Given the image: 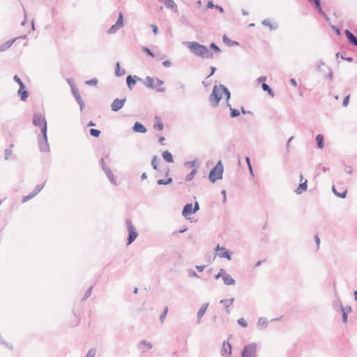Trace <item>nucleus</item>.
Listing matches in <instances>:
<instances>
[{
  "instance_id": "nucleus-1",
  "label": "nucleus",
  "mask_w": 357,
  "mask_h": 357,
  "mask_svg": "<svg viewBox=\"0 0 357 357\" xmlns=\"http://www.w3.org/2000/svg\"><path fill=\"white\" fill-rule=\"evenodd\" d=\"M222 93L226 97V102H229L231 97L229 89L223 84L215 85L213 86L212 93L209 96V101L213 107H217L219 105L220 100L222 98Z\"/></svg>"
},
{
  "instance_id": "nucleus-2",
  "label": "nucleus",
  "mask_w": 357,
  "mask_h": 357,
  "mask_svg": "<svg viewBox=\"0 0 357 357\" xmlns=\"http://www.w3.org/2000/svg\"><path fill=\"white\" fill-rule=\"evenodd\" d=\"M185 44L189 48L190 52L197 56L205 59H213L214 56L213 53L208 47L202 45L197 42H185Z\"/></svg>"
},
{
  "instance_id": "nucleus-3",
  "label": "nucleus",
  "mask_w": 357,
  "mask_h": 357,
  "mask_svg": "<svg viewBox=\"0 0 357 357\" xmlns=\"http://www.w3.org/2000/svg\"><path fill=\"white\" fill-rule=\"evenodd\" d=\"M223 166L220 160L218 162L216 165L211 170L209 173V179L211 182L214 183L218 179H221L223 173Z\"/></svg>"
},
{
  "instance_id": "nucleus-4",
  "label": "nucleus",
  "mask_w": 357,
  "mask_h": 357,
  "mask_svg": "<svg viewBox=\"0 0 357 357\" xmlns=\"http://www.w3.org/2000/svg\"><path fill=\"white\" fill-rule=\"evenodd\" d=\"M33 123L41 128V133L45 134L47 131V121L43 114H35L33 118Z\"/></svg>"
},
{
  "instance_id": "nucleus-5",
  "label": "nucleus",
  "mask_w": 357,
  "mask_h": 357,
  "mask_svg": "<svg viewBox=\"0 0 357 357\" xmlns=\"http://www.w3.org/2000/svg\"><path fill=\"white\" fill-rule=\"evenodd\" d=\"M126 225L128 232L127 245H130L137 238L138 233L135 227L133 225L132 221L130 219L126 220Z\"/></svg>"
},
{
  "instance_id": "nucleus-6",
  "label": "nucleus",
  "mask_w": 357,
  "mask_h": 357,
  "mask_svg": "<svg viewBox=\"0 0 357 357\" xmlns=\"http://www.w3.org/2000/svg\"><path fill=\"white\" fill-rule=\"evenodd\" d=\"M241 357H257V344L245 345L241 351Z\"/></svg>"
},
{
  "instance_id": "nucleus-7",
  "label": "nucleus",
  "mask_w": 357,
  "mask_h": 357,
  "mask_svg": "<svg viewBox=\"0 0 357 357\" xmlns=\"http://www.w3.org/2000/svg\"><path fill=\"white\" fill-rule=\"evenodd\" d=\"M38 141L39 149L41 152H48L50 151L47 132L42 134V136H38Z\"/></svg>"
},
{
  "instance_id": "nucleus-8",
  "label": "nucleus",
  "mask_w": 357,
  "mask_h": 357,
  "mask_svg": "<svg viewBox=\"0 0 357 357\" xmlns=\"http://www.w3.org/2000/svg\"><path fill=\"white\" fill-rule=\"evenodd\" d=\"M45 184H38L37 185L34 190L27 196L23 197L22 202H26L31 199L33 198L36 195H38L41 190L44 188Z\"/></svg>"
},
{
  "instance_id": "nucleus-9",
  "label": "nucleus",
  "mask_w": 357,
  "mask_h": 357,
  "mask_svg": "<svg viewBox=\"0 0 357 357\" xmlns=\"http://www.w3.org/2000/svg\"><path fill=\"white\" fill-rule=\"evenodd\" d=\"M145 86L148 88L155 89L158 92H165V88H156V85H155V78H152L149 76L146 77V82L144 83Z\"/></svg>"
},
{
  "instance_id": "nucleus-10",
  "label": "nucleus",
  "mask_w": 357,
  "mask_h": 357,
  "mask_svg": "<svg viewBox=\"0 0 357 357\" xmlns=\"http://www.w3.org/2000/svg\"><path fill=\"white\" fill-rule=\"evenodd\" d=\"M126 100V98L119 99L116 98L111 105V109L113 112H117L121 109Z\"/></svg>"
},
{
  "instance_id": "nucleus-11",
  "label": "nucleus",
  "mask_w": 357,
  "mask_h": 357,
  "mask_svg": "<svg viewBox=\"0 0 357 357\" xmlns=\"http://www.w3.org/2000/svg\"><path fill=\"white\" fill-rule=\"evenodd\" d=\"M234 302V298H231L229 299H221L220 301V303L222 304L225 310V312L227 315L230 314L231 312L229 307Z\"/></svg>"
},
{
  "instance_id": "nucleus-12",
  "label": "nucleus",
  "mask_w": 357,
  "mask_h": 357,
  "mask_svg": "<svg viewBox=\"0 0 357 357\" xmlns=\"http://www.w3.org/2000/svg\"><path fill=\"white\" fill-rule=\"evenodd\" d=\"M152 347V344L147 340H142L138 344V349L142 352H146V351L151 349Z\"/></svg>"
},
{
  "instance_id": "nucleus-13",
  "label": "nucleus",
  "mask_w": 357,
  "mask_h": 357,
  "mask_svg": "<svg viewBox=\"0 0 357 357\" xmlns=\"http://www.w3.org/2000/svg\"><path fill=\"white\" fill-rule=\"evenodd\" d=\"M208 303H204L201 307L199 309L197 314V324H199L201 322V319L206 313V311L208 307Z\"/></svg>"
},
{
  "instance_id": "nucleus-14",
  "label": "nucleus",
  "mask_w": 357,
  "mask_h": 357,
  "mask_svg": "<svg viewBox=\"0 0 357 357\" xmlns=\"http://www.w3.org/2000/svg\"><path fill=\"white\" fill-rule=\"evenodd\" d=\"M231 345L228 342H224L222 349H221V354L222 355H231Z\"/></svg>"
},
{
  "instance_id": "nucleus-15",
  "label": "nucleus",
  "mask_w": 357,
  "mask_h": 357,
  "mask_svg": "<svg viewBox=\"0 0 357 357\" xmlns=\"http://www.w3.org/2000/svg\"><path fill=\"white\" fill-rule=\"evenodd\" d=\"M132 130L135 132L145 133L147 131L146 127L139 122H135L132 127Z\"/></svg>"
},
{
  "instance_id": "nucleus-16",
  "label": "nucleus",
  "mask_w": 357,
  "mask_h": 357,
  "mask_svg": "<svg viewBox=\"0 0 357 357\" xmlns=\"http://www.w3.org/2000/svg\"><path fill=\"white\" fill-rule=\"evenodd\" d=\"M195 213V211L192 208V204H187L184 206L183 211H182V215L184 217H187L188 215Z\"/></svg>"
},
{
  "instance_id": "nucleus-17",
  "label": "nucleus",
  "mask_w": 357,
  "mask_h": 357,
  "mask_svg": "<svg viewBox=\"0 0 357 357\" xmlns=\"http://www.w3.org/2000/svg\"><path fill=\"white\" fill-rule=\"evenodd\" d=\"M344 33L348 39V40L353 44L354 45L357 47V37L355 36L351 31L349 30H345Z\"/></svg>"
},
{
  "instance_id": "nucleus-18",
  "label": "nucleus",
  "mask_w": 357,
  "mask_h": 357,
  "mask_svg": "<svg viewBox=\"0 0 357 357\" xmlns=\"http://www.w3.org/2000/svg\"><path fill=\"white\" fill-rule=\"evenodd\" d=\"M104 172L105 173V174L107 175L108 179L109 180V181L113 184V185H116V181L115 179V177L114 176V174H112L110 168L108 167L107 168H105V169L103 170Z\"/></svg>"
},
{
  "instance_id": "nucleus-19",
  "label": "nucleus",
  "mask_w": 357,
  "mask_h": 357,
  "mask_svg": "<svg viewBox=\"0 0 357 357\" xmlns=\"http://www.w3.org/2000/svg\"><path fill=\"white\" fill-rule=\"evenodd\" d=\"M307 181L305 180L304 182H302L299 184L298 187L294 190V192L297 195H301L303 192L306 191L307 188Z\"/></svg>"
},
{
  "instance_id": "nucleus-20",
  "label": "nucleus",
  "mask_w": 357,
  "mask_h": 357,
  "mask_svg": "<svg viewBox=\"0 0 357 357\" xmlns=\"http://www.w3.org/2000/svg\"><path fill=\"white\" fill-rule=\"evenodd\" d=\"M16 40H17V38H13V39L9 40L5 42L4 43H3L2 45H0V52L7 50L13 44V43Z\"/></svg>"
},
{
  "instance_id": "nucleus-21",
  "label": "nucleus",
  "mask_w": 357,
  "mask_h": 357,
  "mask_svg": "<svg viewBox=\"0 0 357 357\" xmlns=\"http://www.w3.org/2000/svg\"><path fill=\"white\" fill-rule=\"evenodd\" d=\"M268 321L266 318L260 317L257 322V328L260 330L265 329L268 326Z\"/></svg>"
},
{
  "instance_id": "nucleus-22",
  "label": "nucleus",
  "mask_w": 357,
  "mask_h": 357,
  "mask_svg": "<svg viewBox=\"0 0 357 357\" xmlns=\"http://www.w3.org/2000/svg\"><path fill=\"white\" fill-rule=\"evenodd\" d=\"M25 86H22L18 90V95L20 96L21 100L24 101L28 97V92L24 90Z\"/></svg>"
},
{
  "instance_id": "nucleus-23",
  "label": "nucleus",
  "mask_w": 357,
  "mask_h": 357,
  "mask_svg": "<svg viewBox=\"0 0 357 357\" xmlns=\"http://www.w3.org/2000/svg\"><path fill=\"white\" fill-rule=\"evenodd\" d=\"M164 3L167 8L172 9L176 11L177 6L173 0H165Z\"/></svg>"
},
{
  "instance_id": "nucleus-24",
  "label": "nucleus",
  "mask_w": 357,
  "mask_h": 357,
  "mask_svg": "<svg viewBox=\"0 0 357 357\" xmlns=\"http://www.w3.org/2000/svg\"><path fill=\"white\" fill-rule=\"evenodd\" d=\"M222 280L225 284L226 285H234L236 282L235 280L233 279V278L229 274H227L226 276L223 277Z\"/></svg>"
},
{
  "instance_id": "nucleus-25",
  "label": "nucleus",
  "mask_w": 357,
  "mask_h": 357,
  "mask_svg": "<svg viewBox=\"0 0 357 357\" xmlns=\"http://www.w3.org/2000/svg\"><path fill=\"white\" fill-rule=\"evenodd\" d=\"M226 105L229 108L230 116L231 118H235V117H237V116H238L240 115V112L238 109H236L232 108L231 105L229 104V102H226Z\"/></svg>"
},
{
  "instance_id": "nucleus-26",
  "label": "nucleus",
  "mask_w": 357,
  "mask_h": 357,
  "mask_svg": "<svg viewBox=\"0 0 357 357\" xmlns=\"http://www.w3.org/2000/svg\"><path fill=\"white\" fill-rule=\"evenodd\" d=\"M155 123L154 125V128L155 129H158V130H162L164 128V124L162 122L160 118L156 116L155 117Z\"/></svg>"
},
{
  "instance_id": "nucleus-27",
  "label": "nucleus",
  "mask_w": 357,
  "mask_h": 357,
  "mask_svg": "<svg viewBox=\"0 0 357 357\" xmlns=\"http://www.w3.org/2000/svg\"><path fill=\"white\" fill-rule=\"evenodd\" d=\"M162 158H164V160L165 161H167L168 162H174L172 155V153L169 151H165L162 152Z\"/></svg>"
},
{
  "instance_id": "nucleus-28",
  "label": "nucleus",
  "mask_w": 357,
  "mask_h": 357,
  "mask_svg": "<svg viewBox=\"0 0 357 357\" xmlns=\"http://www.w3.org/2000/svg\"><path fill=\"white\" fill-rule=\"evenodd\" d=\"M261 24L264 25V26H269L270 29L271 30H275L278 29V26L277 24H271L270 20L268 19H265L264 20L262 21Z\"/></svg>"
},
{
  "instance_id": "nucleus-29",
  "label": "nucleus",
  "mask_w": 357,
  "mask_h": 357,
  "mask_svg": "<svg viewBox=\"0 0 357 357\" xmlns=\"http://www.w3.org/2000/svg\"><path fill=\"white\" fill-rule=\"evenodd\" d=\"M222 251L223 252H220L218 253V257L220 258H226V259L230 260L231 252L229 250H226V249Z\"/></svg>"
},
{
  "instance_id": "nucleus-30",
  "label": "nucleus",
  "mask_w": 357,
  "mask_h": 357,
  "mask_svg": "<svg viewBox=\"0 0 357 357\" xmlns=\"http://www.w3.org/2000/svg\"><path fill=\"white\" fill-rule=\"evenodd\" d=\"M222 40L225 43H226L228 46L232 47L235 45H238V43L236 41L231 40L226 35L222 37Z\"/></svg>"
},
{
  "instance_id": "nucleus-31",
  "label": "nucleus",
  "mask_w": 357,
  "mask_h": 357,
  "mask_svg": "<svg viewBox=\"0 0 357 357\" xmlns=\"http://www.w3.org/2000/svg\"><path fill=\"white\" fill-rule=\"evenodd\" d=\"M261 88L264 91H266L271 97H274L275 93L269 85L266 83H262Z\"/></svg>"
},
{
  "instance_id": "nucleus-32",
  "label": "nucleus",
  "mask_w": 357,
  "mask_h": 357,
  "mask_svg": "<svg viewBox=\"0 0 357 357\" xmlns=\"http://www.w3.org/2000/svg\"><path fill=\"white\" fill-rule=\"evenodd\" d=\"M317 146L319 149H322L324 147V136L322 135H317L315 137Z\"/></svg>"
},
{
  "instance_id": "nucleus-33",
  "label": "nucleus",
  "mask_w": 357,
  "mask_h": 357,
  "mask_svg": "<svg viewBox=\"0 0 357 357\" xmlns=\"http://www.w3.org/2000/svg\"><path fill=\"white\" fill-rule=\"evenodd\" d=\"M126 74V70L124 69L121 70L120 68V64L119 62L116 63V68H115V75L117 77L122 76Z\"/></svg>"
},
{
  "instance_id": "nucleus-34",
  "label": "nucleus",
  "mask_w": 357,
  "mask_h": 357,
  "mask_svg": "<svg viewBox=\"0 0 357 357\" xmlns=\"http://www.w3.org/2000/svg\"><path fill=\"white\" fill-rule=\"evenodd\" d=\"M13 144H10V147L8 149H5L4 151V159L6 160H8L10 155H12V153H13V150H12V148L13 147Z\"/></svg>"
},
{
  "instance_id": "nucleus-35",
  "label": "nucleus",
  "mask_w": 357,
  "mask_h": 357,
  "mask_svg": "<svg viewBox=\"0 0 357 357\" xmlns=\"http://www.w3.org/2000/svg\"><path fill=\"white\" fill-rule=\"evenodd\" d=\"M314 4L316 6V8H317L319 13L322 15L323 16H326V13L322 10L321 6V0H314Z\"/></svg>"
},
{
  "instance_id": "nucleus-36",
  "label": "nucleus",
  "mask_w": 357,
  "mask_h": 357,
  "mask_svg": "<svg viewBox=\"0 0 357 357\" xmlns=\"http://www.w3.org/2000/svg\"><path fill=\"white\" fill-rule=\"evenodd\" d=\"M332 190L333 192V193L338 197H340V198H345L346 196H347V190H344L342 192H338L335 188L334 186H333L332 188Z\"/></svg>"
},
{
  "instance_id": "nucleus-37",
  "label": "nucleus",
  "mask_w": 357,
  "mask_h": 357,
  "mask_svg": "<svg viewBox=\"0 0 357 357\" xmlns=\"http://www.w3.org/2000/svg\"><path fill=\"white\" fill-rule=\"evenodd\" d=\"M338 302L340 303V310H341L342 312H343V310H345V313H347V314H349V313L351 312L352 309H351V307L350 305H347L344 307L342 305L340 299H338Z\"/></svg>"
},
{
  "instance_id": "nucleus-38",
  "label": "nucleus",
  "mask_w": 357,
  "mask_h": 357,
  "mask_svg": "<svg viewBox=\"0 0 357 357\" xmlns=\"http://www.w3.org/2000/svg\"><path fill=\"white\" fill-rule=\"evenodd\" d=\"M172 182V178H168L167 179H158L157 181V184L162 185H168Z\"/></svg>"
},
{
  "instance_id": "nucleus-39",
  "label": "nucleus",
  "mask_w": 357,
  "mask_h": 357,
  "mask_svg": "<svg viewBox=\"0 0 357 357\" xmlns=\"http://www.w3.org/2000/svg\"><path fill=\"white\" fill-rule=\"evenodd\" d=\"M126 82H127V84H128V86L129 88H131L132 85H134L136 83V80L135 79L134 77H132L131 75H128L127 77H126Z\"/></svg>"
},
{
  "instance_id": "nucleus-40",
  "label": "nucleus",
  "mask_w": 357,
  "mask_h": 357,
  "mask_svg": "<svg viewBox=\"0 0 357 357\" xmlns=\"http://www.w3.org/2000/svg\"><path fill=\"white\" fill-rule=\"evenodd\" d=\"M196 173H197V170H196L195 169H192V171H191V172H190V173L186 176V177H185V181H192V180L194 178V177H195V176Z\"/></svg>"
},
{
  "instance_id": "nucleus-41",
  "label": "nucleus",
  "mask_w": 357,
  "mask_h": 357,
  "mask_svg": "<svg viewBox=\"0 0 357 357\" xmlns=\"http://www.w3.org/2000/svg\"><path fill=\"white\" fill-rule=\"evenodd\" d=\"M158 158L157 155H154L151 160V165L155 170L158 169Z\"/></svg>"
},
{
  "instance_id": "nucleus-42",
  "label": "nucleus",
  "mask_w": 357,
  "mask_h": 357,
  "mask_svg": "<svg viewBox=\"0 0 357 357\" xmlns=\"http://www.w3.org/2000/svg\"><path fill=\"white\" fill-rule=\"evenodd\" d=\"M119 28L122 27L123 26V15L121 14V13H119V16L118 17V20L115 23Z\"/></svg>"
},
{
  "instance_id": "nucleus-43",
  "label": "nucleus",
  "mask_w": 357,
  "mask_h": 357,
  "mask_svg": "<svg viewBox=\"0 0 357 357\" xmlns=\"http://www.w3.org/2000/svg\"><path fill=\"white\" fill-rule=\"evenodd\" d=\"M92 289H93V287H90L86 291L84 297L82 298V301H86L89 297L91 296V293H92Z\"/></svg>"
},
{
  "instance_id": "nucleus-44",
  "label": "nucleus",
  "mask_w": 357,
  "mask_h": 357,
  "mask_svg": "<svg viewBox=\"0 0 357 357\" xmlns=\"http://www.w3.org/2000/svg\"><path fill=\"white\" fill-rule=\"evenodd\" d=\"M120 28L115 24L112 25L107 31V33L109 34H113L116 33V31L119 29Z\"/></svg>"
},
{
  "instance_id": "nucleus-45",
  "label": "nucleus",
  "mask_w": 357,
  "mask_h": 357,
  "mask_svg": "<svg viewBox=\"0 0 357 357\" xmlns=\"http://www.w3.org/2000/svg\"><path fill=\"white\" fill-rule=\"evenodd\" d=\"M89 132L90 135L95 137H98L100 134V131L99 130H96L94 128H91Z\"/></svg>"
},
{
  "instance_id": "nucleus-46",
  "label": "nucleus",
  "mask_w": 357,
  "mask_h": 357,
  "mask_svg": "<svg viewBox=\"0 0 357 357\" xmlns=\"http://www.w3.org/2000/svg\"><path fill=\"white\" fill-rule=\"evenodd\" d=\"M96 354V349H94V348H91V349H90L88 351V352H87V354H86V357H95Z\"/></svg>"
},
{
  "instance_id": "nucleus-47",
  "label": "nucleus",
  "mask_w": 357,
  "mask_h": 357,
  "mask_svg": "<svg viewBox=\"0 0 357 357\" xmlns=\"http://www.w3.org/2000/svg\"><path fill=\"white\" fill-rule=\"evenodd\" d=\"M71 89L75 98L77 97V96H79V91L76 86H75L74 84H71Z\"/></svg>"
},
{
  "instance_id": "nucleus-48",
  "label": "nucleus",
  "mask_w": 357,
  "mask_h": 357,
  "mask_svg": "<svg viewBox=\"0 0 357 357\" xmlns=\"http://www.w3.org/2000/svg\"><path fill=\"white\" fill-rule=\"evenodd\" d=\"M238 324L243 326V328H246L248 326V323L244 318H240L238 319Z\"/></svg>"
},
{
  "instance_id": "nucleus-49",
  "label": "nucleus",
  "mask_w": 357,
  "mask_h": 357,
  "mask_svg": "<svg viewBox=\"0 0 357 357\" xmlns=\"http://www.w3.org/2000/svg\"><path fill=\"white\" fill-rule=\"evenodd\" d=\"M142 50L144 52H145L148 55L151 56V57H154V56H155L154 54L152 52V51L149 48H148L146 47H143Z\"/></svg>"
},
{
  "instance_id": "nucleus-50",
  "label": "nucleus",
  "mask_w": 357,
  "mask_h": 357,
  "mask_svg": "<svg viewBox=\"0 0 357 357\" xmlns=\"http://www.w3.org/2000/svg\"><path fill=\"white\" fill-rule=\"evenodd\" d=\"M86 84L91 86H96L98 84V79L96 78H93L91 79L87 80Z\"/></svg>"
},
{
  "instance_id": "nucleus-51",
  "label": "nucleus",
  "mask_w": 357,
  "mask_h": 357,
  "mask_svg": "<svg viewBox=\"0 0 357 357\" xmlns=\"http://www.w3.org/2000/svg\"><path fill=\"white\" fill-rule=\"evenodd\" d=\"M167 312H168V308H167V307H165L163 312H162V314L160 316V320L161 321H163L164 319L166 317Z\"/></svg>"
},
{
  "instance_id": "nucleus-52",
  "label": "nucleus",
  "mask_w": 357,
  "mask_h": 357,
  "mask_svg": "<svg viewBox=\"0 0 357 357\" xmlns=\"http://www.w3.org/2000/svg\"><path fill=\"white\" fill-rule=\"evenodd\" d=\"M13 79L20 85V87H21L22 86H25L24 84L22 82V81L21 80V79L17 75H15L14 77H13Z\"/></svg>"
},
{
  "instance_id": "nucleus-53",
  "label": "nucleus",
  "mask_w": 357,
  "mask_h": 357,
  "mask_svg": "<svg viewBox=\"0 0 357 357\" xmlns=\"http://www.w3.org/2000/svg\"><path fill=\"white\" fill-rule=\"evenodd\" d=\"M210 48L214 50L215 52H220V49L213 43L210 44Z\"/></svg>"
},
{
  "instance_id": "nucleus-54",
  "label": "nucleus",
  "mask_w": 357,
  "mask_h": 357,
  "mask_svg": "<svg viewBox=\"0 0 357 357\" xmlns=\"http://www.w3.org/2000/svg\"><path fill=\"white\" fill-rule=\"evenodd\" d=\"M349 98H350V96L349 95L347 96L344 98L343 102H342L343 107H347L348 105L349 102Z\"/></svg>"
},
{
  "instance_id": "nucleus-55",
  "label": "nucleus",
  "mask_w": 357,
  "mask_h": 357,
  "mask_svg": "<svg viewBox=\"0 0 357 357\" xmlns=\"http://www.w3.org/2000/svg\"><path fill=\"white\" fill-rule=\"evenodd\" d=\"M178 85L182 93L184 94L185 93V84L181 82H179Z\"/></svg>"
},
{
  "instance_id": "nucleus-56",
  "label": "nucleus",
  "mask_w": 357,
  "mask_h": 357,
  "mask_svg": "<svg viewBox=\"0 0 357 357\" xmlns=\"http://www.w3.org/2000/svg\"><path fill=\"white\" fill-rule=\"evenodd\" d=\"M220 276L223 279V277L226 276L228 273H227L226 271L224 268H220L219 271Z\"/></svg>"
},
{
  "instance_id": "nucleus-57",
  "label": "nucleus",
  "mask_w": 357,
  "mask_h": 357,
  "mask_svg": "<svg viewBox=\"0 0 357 357\" xmlns=\"http://www.w3.org/2000/svg\"><path fill=\"white\" fill-rule=\"evenodd\" d=\"M188 274L190 277L199 278V276L193 270H189Z\"/></svg>"
},
{
  "instance_id": "nucleus-58",
  "label": "nucleus",
  "mask_w": 357,
  "mask_h": 357,
  "mask_svg": "<svg viewBox=\"0 0 357 357\" xmlns=\"http://www.w3.org/2000/svg\"><path fill=\"white\" fill-rule=\"evenodd\" d=\"M164 84V82L158 78H155V85L157 86H160V85H162Z\"/></svg>"
},
{
  "instance_id": "nucleus-59",
  "label": "nucleus",
  "mask_w": 357,
  "mask_h": 357,
  "mask_svg": "<svg viewBox=\"0 0 357 357\" xmlns=\"http://www.w3.org/2000/svg\"><path fill=\"white\" fill-rule=\"evenodd\" d=\"M342 312V322L344 324H346L347 322V313H345V310H343Z\"/></svg>"
},
{
  "instance_id": "nucleus-60",
  "label": "nucleus",
  "mask_w": 357,
  "mask_h": 357,
  "mask_svg": "<svg viewBox=\"0 0 357 357\" xmlns=\"http://www.w3.org/2000/svg\"><path fill=\"white\" fill-rule=\"evenodd\" d=\"M196 165V160H193V161H190V162H187L185 163V165H188L190 167H194Z\"/></svg>"
},
{
  "instance_id": "nucleus-61",
  "label": "nucleus",
  "mask_w": 357,
  "mask_h": 357,
  "mask_svg": "<svg viewBox=\"0 0 357 357\" xmlns=\"http://www.w3.org/2000/svg\"><path fill=\"white\" fill-rule=\"evenodd\" d=\"M266 80V76H260L257 78V82L259 83H264Z\"/></svg>"
},
{
  "instance_id": "nucleus-62",
  "label": "nucleus",
  "mask_w": 357,
  "mask_h": 357,
  "mask_svg": "<svg viewBox=\"0 0 357 357\" xmlns=\"http://www.w3.org/2000/svg\"><path fill=\"white\" fill-rule=\"evenodd\" d=\"M100 165L102 167V170H104L105 168H107L108 167L107 166L105 165V160H104V159L102 158L100 160Z\"/></svg>"
},
{
  "instance_id": "nucleus-63",
  "label": "nucleus",
  "mask_w": 357,
  "mask_h": 357,
  "mask_svg": "<svg viewBox=\"0 0 357 357\" xmlns=\"http://www.w3.org/2000/svg\"><path fill=\"white\" fill-rule=\"evenodd\" d=\"M151 27L153 29V32L154 33V34H158V28L156 25L155 24H151Z\"/></svg>"
},
{
  "instance_id": "nucleus-64",
  "label": "nucleus",
  "mask_w": 357,
  "mask_h": 357,
  "mask_svg": "<svg viewBox=\"0 0 357 357\" xmlns=\"http://www.w3.org/2000/svg\"><path fill=\"white\" fill-rule=\"evenodd\" d=\"M324 65H325V63H324V61H319V62L317 63V70H318L319 71H320V70H321V68L323 66H324Z\"/></svg>"
}]
</instances>
